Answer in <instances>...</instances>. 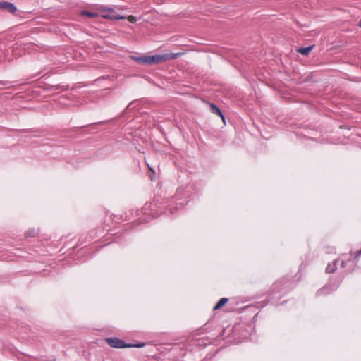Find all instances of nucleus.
Segmentation results:
<instances>
[{
  "label": "nucleus",
  "mask_w": 361,
  "mask_h": 361,
  "mask_svg": "<svg viewBox=\"0 0 361 361\" xmlns=\"http://www.w3.org/2000/svg\"><path fill=\"white\" fill-rule=\"evenodd\" d=\"M182 53L179 52L147 56V64H157L162 61L176 59Z\"/></svg>",
  "instance_id": "1"
},
{
  "label": "nucleus",
  "mask_w": 361,
  "mask_h": 361,
  "mask_svg": "<svg viewBox=\"0 0 361 361\" xmlns=\"http://www.w3.org/2000/svg\"><path fill=\"white\" fill-rule=\"evenodd\" d=\"M106 342L112 348H142L145 346V343L139 344H126L122 340L118 338H106Z\"/></svg>",
  "instance_id": "2"
},
{
  "label": "nucleus",
  "mask_w": 361,
  "mask_h": 361,
  "mask_svg": "<svg viewBox=\"0 0 361 361\" xmlns=\"http://www.w3.org/2000/svg\"><path fill=\"white\" fill-rule=\"evenodd\" d=\"M100 10L103 12L101 16L103 18L110 19V20H120L125 19L126 17L120 15L116 14L115 11L112 8H109L105 6H102Z\"/></svg>",
  "instance_id": "3"
},
{
  "label": "nucleus",
  "mask_w": 361,
  "mask_h": 361,
  "mask_svg": "<svg viewBox=\"0 0 361 361\" xmlns=\"http://www.w3.org/2000/svg\"><path fill=\"white\" fill-rule=\"evenodd\" d=\"M0 10L10 13H14L17 11V8L12 3L8 1H0Z\"/></svg>",
  "instance_id": "4"
},
{
  "label": "nucleus",
  "mask_w": 361,
  "mask_h": 361,
  "mask_svg": "<svg viewBox=\"0 0 361 361\" xmlns=\"http://www.w3.org/2000/svg\"><path fill=\"white\" fill-rule=\"evenodd\" d=\"M336 289H337L336 286H334L333 287H331L330 285H327V286H325L324 287H323L322 288L319 289L317 291V295H322L329 294L331 291H336Z\"/></svg>",
  "instance_id": "5"
},
{
  "label": "nucleus",
  "mask_w": 361,
  "mask_h": 361,
  "mask_svg": "<svg viewBox=\"0 0 361 361\" xmlns=\"http://www.w3.org/2000/svg\"><path fill=\"white\" fill-rule=\"evenodd\" d=\"M130 59L137 62L140 64H147V56H130Z\"/></svg>",
  "instance_id": "6"
},
{
  "label": "nucleus",
  "mask_w": 361,
  "mask_h": 361,
  "mask_svg": "<svg viewBox=\"0 0 361 361\" xmlns=\"http://www.w3.org/2000/svg\"><path fill=\"white\" fill-rule=\"evenodd\" d=\"M210 106H211V111L213 114L219 116L221 118V119L223 120V121L224 122V116L221 111L216 105H214L213 104H211Z\"/></svg>",
  "instance_id": "7"
},
{
  "label": "nucleus",
  "mask_w": 361,
  "mask_h": 361,
  "mask_svg": "<svg viewBox=\"0 0 361 361\" xmlns=\"http://www.w3.org/2000/svg\"><path fill=\"white\" fill-rule=\"evenodd\" d=\"M312 48H313L312 46H310V47H301L298 49V52L300 53L302 55L307 56L311 51Z\"/></svg>",
  "instance_id": "8"
},
{
  "label": "nucleus",
  "mask_w": 361,
  "mask_h": 361,
  "mask_svg": "<svg viewBox=\"0 0 361 361\" xmlns=\"http://www.w3.org/2000/svg\"><path fill=\"white\" fill-rule=\"evenodd\" d=\"M228 298H221L219 302L216 303V305L214 306V310H217L223 307L227 302Z\"/></svg>",
  "instance_id": "9"
},
{
  "label": "nucleus",
  "mask_w": 361,
  "mask_h": 361,
  "mask_svg": "<svg viewBox=\"0 0 361 361\" xmlns=\"http://www.w3.org/2000/svg\"><path fill=\"white\" fill-rule=\"evenodd\" d=\"M336 269V260H334L332 264H328L326 271L327 273H333Z\"/></svg>",
  "instance_id": "10"
},
{
  "label": "nucleus",
  "mask_w": 361,
  "mask_h": 361,
  "mask_svg": "<svg viewBox=\"0 0 361 361\" xmlns=\"http://www.w3.org/2000/svg\"><path fill=\"white\" fill-rule=\"evenodd\" d=\"M81 16H87L89 18H95V17L99 16V14L95 12L84 11L81 12Z\"/></svg>",
  "instance_id": "11"
},
{
  "label": "nucleus",
  "mask_w": 361,
  "mask_h": 361,
  "mask_svg": "<svg viewBox=\"0 0 361 361\" xmlns=\"http://www.w3.org/2000/svg\"><path fill=\"white\" fill-rule=\"evenodd\" d=\"M128 20L130 22V23H135L137 21V18L134 16H129L128 17Z\"/></svg>",
  "instance_id": "12"
},
{
  "label": "nucleus",
  "mask_w": 361,
  "mask_h": 361,
  "mask_svg": "<svg viewBox=\"0 0 361 361\" xmlns=\"http://www.w3.org/2000/svg\"><path fill=\"white\" fill-rule=\"evenodd\" d=\"M35 230H32V231H28L26 233H25V236L26 237H31V236H34L35 235Z\"/></svg>",
  "instance_id": "13"
},
{
  "label": "nucleus",
  "mask_w": 361,
  "mask_h": 361,
  "mask_svg": "<svg viewBox=\"0 0 361 361\" xmlns=\"http://www.w3.org/2000/svg\"><path fill=\"white\" fill-rule=\"evenodd\" d=\"M358 26H359L360 27H361V20H360V22H359V23H358Z\"/></svg>",
  "instance_id": "14"
},
{
  "label": "nucleus",
  "mask_w": 361,
  "mask_h": 361,
  "mask_svg": "<svg viewBox=\"0 0 361 361\" xmlns=\"http://www.w3.org/2000/svg\"><path fill=\"white\" fill-rule=\"evenodd\" d=\"M149 170H151L152 172H154L152 168L149 167Z\"/></svg>",
  "instance_id": "15"
},
{
  "label": "nucleus",
  "mask_w": 361,
  "mask_h": 361,
  "mask_svg": "<svg viewBox=\"0 0 361 361\" xmlns=\"http://www.w3.org/2000/svg\"><path fill=\"white\" fill-rule=\"evenodd\" d=\"M360 252L361 253V250L360 251Z\"/></svg>",
  "instance_id": "16"
}]
</instances>
